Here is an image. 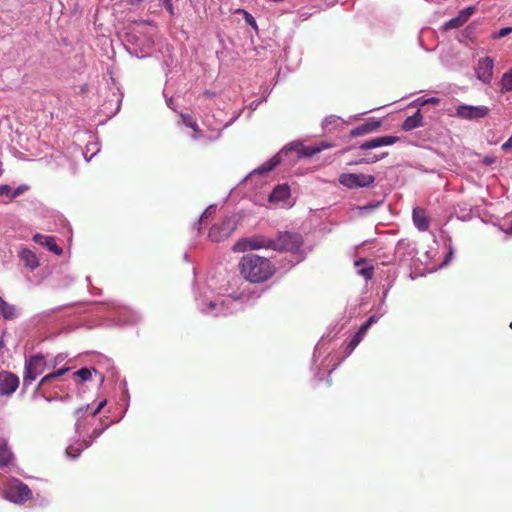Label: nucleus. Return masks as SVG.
I'll return each instance as SVG.
<instances>
[{
  "label": "nucleus",
  "mask_w": 512,
  "mask_h": 512,
  "mask_svg": "<svg viewBox=\"0 0 512 512\" xmlns=\"http://www.w3.org/2000/svg\"><path fill=\"white\" fill-rule=\"evenodd\" d=\"M47 366L43 355H34L25 362V373L23 376L24 386H29L39 375H41Z\"/></svg>",
  "instance_id": "nucleus-5"
},
{
  "label": "nucleus",
  "mask_w": 512,
  "mask_h": 512,
  "mask_svg": "<svg viewBox=\"0 0 512 512\" xmlns=\"http://www.w3.org/2000/svg\"><path fill=\"white\" fill-rule=\"evenodd\" d=\"M340 121H341V119L339 117L331 115L324 119L323 126L328 127L329 125H332V124H338Z\"/></svg>",
  "instance_id": "nucleus-37"
},
{
  "label": "nucleus",
  "mask_w": 512,
  "mask_h": 512,
  "mask_svg": "<svg viewBox=\"0 0 512 512\" xmlns=\"http://www.w3.org/2000/svg\"><path fill=\"white\" fill-rule=\"evenodd\" d=\"M425 103L438 104L439 103V99L435 98V97H432V98H429L428 100H426Z\"/></svg>",
  "instance_id": "nucleus-44"
},
{
  "label": "nucleus",
  "mask_w": 512,
  "mask_h": 512,
  "mask_svg": "<svg viewBox=\"0 0 512 512\" xmlns=\"http://www.w3.org/2000/svg\"><path fill=\"white\" fill-rule=\"evenodd\" d=\"M18 257L24 266L30 271H34L40 265L38 257L29 248L21 247L18 252Z\"/></svg>",
  "instance_id": "nucleus-14"
},
{
  "label": "nucleus",
  "mask_w": 512,
  "mask_h": 512,
  "mask_svg": "<svg viewBox=\"0 0 512 512\" xmlns=\"http://www.w3.org/2000/svg\"><path fill=\"white\" fill-rule=\"evenodd\" d=\"M106 403H107L106 400H102L101 402H99L97 407L91 412V415L92 416L97 415L101 411V409L106 405Z\"/></svg>",
  "instance_id": "nucleus-40"
},
{
  "label": "nucleus",
  "mask_w": 512,
  "mask_h": 512,
  "mask_svg": "<svg viewBox=\"0 0 512 512\" xmlns=\"http://www.w3.org/2000/svg\"><path fill=\"white\" fill-rule=\"evenodd\" d=\"M465 23L461 20V18L457 15L456 17L450 19L449 21H447L444 25H443V28L445 30H448V29H455V28H459L461 27L462 25H464Z\"/></svg>",
  "instance_id": "nucleus-29"
},
{
  "label": "nucleus",
  "mask_w": 512,
  "mask_h": 512,
  "mask_svg": "<svg viewBox=\"0 0 512 512\" xmlns=\"http://www.w3.org/2000/svg\"><path fill=\"white\" fill-rule=\"evenodd\" d=\"M240 272L250 282H264L273 274V266L269 259L255 254H248L240 261Z\"/></svg>",
  "instance_id": "nucleus-1"
},
{
  "label": "nucleus",
  "mask_w": 512,
  "mask_h": 512,
  "mask_svg": "<svg viewBox=\"0 0 512 512\" xmlns=\"http://www.w3.org/2000/svg\"><path fill=\"white\" fill-rule=\"evenodd\" d=\"M355 266L358 268V274L363 276L366 280L371 279L373 276V267L366 265V260L361 258L355 261Z\"/></svg>",
  "instance_id": "nucleus-23"
},
{
  "label": "nucleus",
  "mask_w": 512,
  "mask_h": 512,
  "mask_svg": "<svg viewBox=\"0 0 512 512\" xmlns=\"http://www.w3.org/2000/svg\"><path fill=\"white\" fill-rule=\"evenodd\" d=\"M0 315L5 320H12L18 316V309L15 305L6 302L0 297Z\"/></svg>",
  "instance_id": "nucleus-21"
},
{
  "label": "nucleus",
  "mask_w": 512,
  "mask_h": 512,
  "mask_svg": "<svg viewBox=\"0 0 512 512\" xmlns=\"http://www.w3.org/2000/svg\"><path fill=\"white\" fill-rule=\"evenodd\" d=\"M138 2H140L141 0H137Z\"/></svg>",
  "instance_id": "nucleus-51"
},
{
  "label": "nucleus",
  "mask_w": 512,
  "mask_h": 512,
  "mask_svg": "<svg viewBox=\"0 0 512 512\" xmlns=\"http://www.w3.org/2000/svg\"><path fill=\"white\" fill-rule=\"evenodd\" d=\"M5 498L15 504H23L32 497V491L22 481L12 478L4 490Z\"/></svg>",
  "instance_id": "nucleus-3"
},
{
  "label": "nucleus",
  "mask_w": 512,
  "mask_h": 512,
  "mask_svg": "<svg viewBox=\"0 0 512 512\" xmlns=\"http://www.w3.org/2000/svg\"><path fill=\"white\" fill-rule=\"evenodd\" d=\"M237 303H238V301L236 299H232V298L228 297L224 300H221L220 302L210 301L209 304L207 305V307L201 308V311L203 313H207V314L211 313L215 316H218L221 314L226 315L227 313L232 312V310L230 309V306L235 305Z\"/></svg>",
  "instance_id": "nucleus-10"
},
{
  "label": "nucleus",
  "mask_w": 512,
  "mask_h": 512,
  "mask_svg": "<svg viewBox=\"0 0 512 512\" xmlns=\"http://www.w3.org/2000/svg\"><path fill=\"white\" fill-rule=\"evenodd\" d=\"M216 210V206L214 205H210L208 208H206V210L201 214L200 216V220H199V223H196L195 224V228L199 231L200 230V223L201 221L204 219V218H207L208 216H210L212 213H214Z\"/></svg>",
  "instance_id": "nucleus-34"
},
{
  "label": "nucleus",
  "mask_w": 512,
  "mask_h": 512,
  "mask_svg": "<svg viewBox=\"0 0 512 512\" xmlns=\"http://www.w3.org/2000/svg\"><path fill=\"white\" fill-rule=\"evenodd\" d=\"M377 321H378V317H377V316H375V315H372V316H370V317L366 320V322H365V323H363V324H362V326H367V330H368V329H369V327H370L372 324L376 323Z\"/></svg>",
  "instance_id": "nucleus-39"
},
{
  "label": "nucleus",
  "mask_w": 512,
  "mask_h": 512,
  "mask_svg": "<svg viewBox=\"0 0 512 512\" xmlns=\"http://www.w3.org/2000/svg\"><path fill=\"white\" fill-rule=\"evenodd\" d=\"M64 360V357L59 354L57 355L55 358H54V361H53V364L52 366L55 367L59 362L63 361Z\"/></svg>",
  "instance_id": "nucleus-43"
},
{
  "label": "nucleus",
  "mask_w": 512,
  "mask_h": 512,
  "mask_svg": "<svg viewBox=\"0 0 512 512\" xmlns=\"http://www.w3.org/2000/svg\"><path fill=\"white\" fill-rule=\"evenodd\" d=\"M387 155H388L387 152L382 153L379 156L378 155L367 154L366 157L356 161L355 163L356 164H372V163L378 162L379 160H381L382 158L386 157Z\"/></svg>",
  "instance_id": "nucleus-28"
},
{
  "label": "nucleus",
  "mask_w": 512,
  "mask_h": 512,
  "mask_svg": "<svg viewBox=\"0 0 512 512\" xmlns=\"http://www.w3.org/2000/svg\"><path fill=\"white\" fill-rule=\"evenodd\" d=\"M303 243L302 236L298 233L282 232L276 239H272V249L296 253Z\"/></svg>",
  "instance_id": "nucleus-4"
},
{
  "label": "nucleus",
  "mask_w": 512,
  "mask_h": 512,
  "mask_svg": "<svg viewBox=\"0 0 512 512\" xmlns=\"http://www.w3.org/2000/svg\"><path fill=\"white\" fill-rule=\"evenodd\" d=\"M69 370H70L69 367H65V368H61V369L55 371L54 373H55V376L57 378H59V377L65 375Z\"/></svg>",
  "instance_id": "nucleus-41"
},
{
  "label": "nucleus",
  "mask_w": 512,
  "mask_h": 512,
  "mask_svg": "<svg viewBox=\"0 0 512 512\" xmlns=\"http://www.w3.org/2000/svg\"><path fill=\"white\" fill-rule=\"evenodd\" d=\"M12 453L6 445H0V468L7 466L11 461Z\"/></svg>",
  "instance_id": "nucleus-26"
},
{
  "label": "nucleus",
  "mask_w": 512,
  "mask_h": 512,
  "mask_svg": "<svg viewBox=\"0 0 512 512\" xmlns=\"http://www.w3.org/2000/svg\"><path fill=\"white\" fill-rule=\"evenodd\" d=\"M161 2L171 16L176 15V12L174 10V5L177 4L179 2V0H161Z\"/></svg>",
  "instance_id": "nucleus-33"
},
{
  "label": "nucleus",
  "mask_w": 512,
  "mask_h": 512,
  "mask_svg": "<svg viewBox=\"0 0 512 512\" xmlns=\"http://www.w3.org/2000/svg\"><path fill=\"white\" fill-rule=\"evenodd\" d=\"M367 332V326H360L359 330L357 331V333L351 338L348 346H347V350H348V353L350 354L357 346L358 344L361 342V340L363 339L364 335L366 334Z\"/></svg>",
  "instance_id": "nucleus-24"
},
{
  "label": "nucleus",
  "mask_w": 512,
  "mask_h": 512,
  "mask_svg": "<svg viewBox=\"0 0 512 512\" xmlns=\"http://www.w3.org/2000/svg\"><path fill=\"white\" fill-rule=\"evenodd\" d=\"M413 222L420 231H426L429 228V219L423 209L415 208L413 210Z\"/></svg>",
  "instance_id": "nucleus-20"
},
{
  "label": "nucleus",
  "mask_w": 512,
  "mask_h": 512,
  "mask_svg": "<svg viewBox=\"0 0 512 512\" xmlns=\"http://www.w3.org/2000/svg\"><path fill=\"white\" fill-rule=\"evenodd\" d=\"M499 85L501 87V92H511L512 91V69H510L508 72L504 73Z\"/></svg>",
  "instance_id": "nucleus-25"
},
{
  "label": "nucleus",
  "mask_w": 512,
  "mask_h": 512,
  "mask_svg": "<svg viewBox=\"0 0 512 512\" xmlns=\"http://www.w3.org/2000/svg\"><path fill=\"white\" fill-rule=\"evenodd\" d=\"M33 241L47 248L48 251L54 253L55 255L62 254V249L56 244L55 238L53 236L37 233L33 236Z\"/></svg>",
  "instance_id": "nucleus-15"
},
{
  "label": "nucleus",
  "mask_w": 512,
  "mask_h": 512,
  "mask_svg": "<svg viewBox=\"0 0 512 512\" xmlns=\"http://www.w3.org/2000/svg\"><path fill=\"white\" fill-rule=\"evenodd\" d=\"M200 136H201V131H200L199 133L194 132V134H193L192 138H193V139H197V138H199Z\"/></svg>",
  "instance_id": "nucleus-46"
},
{
  "label": "nucleus",
  "mask_w": 512,
  "mask_h": 512,
  "mask_svg": "<svg viewBox=\"0 0 512 512\" xmlns=\"http://www.w3.org/2000/svg\"><path fill=\"white\" fill-rule=\"evenodd\" d=\"M236 13L242 14L246 23L249 24L251 27L257 29L256 21H255L254 17L249 12H247L244 9H237Z\"/></svg>",
  "instance_id": "nucleus-31"
},
{
  "label": "nucleus",
  "mask_w": 512,
  "mask_h": 512,
  "mask_svg": "<svg viewBox=\"0 0 512 512\" xmlns=\"http://www.w3.org/2000/svg\"><path fill=\"white\" fill-rule=\"evenodd\" d=\"M290 196V188L286 184L276 186L270 194L269 200L274 203L285 202Z\"/></svg>",
  "instance_id": "nucleus-17"
},
{
  "label": "nucleus",
  "mask_w": 512,
  "mask_h": 512,
  "mask_svg": "<svg viewBox=\"0 0 512 512\" xmlns=\"http://www.w3.org/2000/svg\"><path fill=\"white\" fill-rule=\"evenodd\" d=\"M452 254H453V250H452V248L450 247V249H449V257H451V256H452Z\"/></svg>",
  "instance_id": "nucleus-48"
},
{
  "label": "nucleus",
  "mask_w": 512,
  "mask_h": 512,
  "mask_svg": "<svg viewBox=\"0 0 512 512\" xmlns=\"http://www.w3.org/2000/svg\"><path fill=\"white\" fill-rule=\"evenodd\" d=\"M506 232L509 234H512V221H511V225H510L509 229Z\"/></svg>",
  "instance_id": "nucleus-47"
},
{
  "label": "nucleus",
  "mask_w": 512,
  "mask_h": 512,
  "mask_svg": "<svg viewBox=\"0 0 512 512\" xmlns=\"http://www.w3.org/2000/svg\"><path fill=\"white\" fill-rule=\"evenodd\" d=\"M89 405H86V406H83V407H80L78 408L76 411H75V415L76 417L78 418L76 424H75V429H76V432H79V429H80V421H79V418L80 416L85 412V411H88L89 409Z\"/></svg>",
  "instance_id": "nucleus-36"
},
{
  "label": "nucleus",
  "mask_w": 512,
  "mask_h": 512,
  "mask_svg": "<svg viewBox=\"0 0 512 512\" xmlns=\"http://www.w3.org/2000/svg\"><path fill=\"white\" fill-rule=\"evenodd\" d=\"M261 248L272 249V239L264 236H257L253 238H244L239 240L234 246V252H245L247 250H257Z\"/></svg>",
  "instance_id": "nucleus-7"
},
{
  "label": "nucleus",
  "mask_w": 512,
  "mask_h": 512,
  "mask_svg": "<svg viewBox=\"0 0 512 512\" xmlns=\"http://www.w3.org/2000/svg\"><path fill=\"white\" fill-rule=\"evenodd\" d=\"M494 61L490 57L479 59L476 67L477 78L484 84H489L493 79Z\"/></svg>",
  "instance_id": "nucleus-12"
},
{
  "label": "nucleus",
  "mask_w": 512,
  "mask_h": 512,
  "mask_svg": "<svg viewBox=\"0 0 512 512\" xmlns=\"http://www.w3.org/2000/svg\"><path fill=\"white\" fill-rule=\"evenodd\" d=\"M489 109L486 106L459 105L455 115L465 120H478L488 115Z\"/></svg>",
  "instance_id": "nucleus-8"
},
{
  "label": "nucleus",
  "mask_w": 512,
  "mask_h": 512,
  "mask_svg": "<svg viewBox=\"0 0 512 512\" xmlns=\"http://www.w3.org/2000/svg\"><path fill=\"white\" fill-rule=\"evenodd\" d=\"M509 327L512 329V322L510 323Z\"/></svg>",
  "instance_id": "nucleus-50"
},
{
  "label": "nucleus",
  "mask_w": 512,
  "mask_h": 512,
  "mask_svg": "<svg viewBox=\"0 0 512 512\" xmlns=\"http://www.w3.org/2000/svg\"><path fill=\"white\" fill-rule=\"evenodd\" d=\"M19 386V378L8 371L0 372V395L10 396Z\"/></svg>",
  "instance_id": "nucleus-11"
},
{
  "label": "nucleus",
  "mask_w": 512,
  "mask_h": 512,
  "mask_svg": "<svg viewBox=\"0 0 512 512\" xmlns=\"http://www.w3.org/2000/svg\"><path fill=\"white\" fill-rule=\"evenodd\" d=\"M166 103H167L169 108L174 109V107H173V99L172 98L167 99Z\"/></svg>",
  "instance_id": "nucleus-45"
},
{
  "label": "nucleus",
  "mask_w": 512,
  "mask_h": 512,
  "mask_svg": "<svg viewBox=\"0 0 512 512\" xmlns=\"http://www.w3.org/2000/svg\"><path fill=\"white\" fill-rule=\"evenodd\" d=\"M29 190V186L26 184L19 185L16 189H12L9 185H0V196H7L10 200L17 198Z\"/></svg>",
  "instance_id": "nucleus-18"
},
{
  "label": "nucleus",
  "mask_w": 512,
  "mask_h": 512,
  "mask_svg": "<svg viewBox=\"0 0 512 512\" xmlns=\"http://www.w3.org/2000/svg\"><path fill=\"white\" fill-rule=\"evenodd\" d=\"M495 162V158L494 157H491V156H486L484 159H483V163L486 164V165H491L492 163Z\"/></svg>",
  "instance_id": "nucleus-42"
},
{
  "label": "nucleus",
  "mask_w": 512,
  "mask_h": 512,
  "mask_svg": "<svg viewBox=\"0 0 512 512\" xmlns=\"http://www.w3.org/2000/svg\"><path fill=\"white\" fill-rule=\"evenodd\" d=\"M381 125L380 121H370L351 130L350 135L357 137L376 131Z\"/></svg>",
  "instance_id": "nucleus-19"
},
{
  "label": "nucleus",
  "mask_w": 512,
  "mask_h": 512,
  "mask_svg": "<svg viewBox=\"0 0 512 512\" xmlns=\"http://www.w3.org/2000/svg\"><path fill=\"white\" fill-rule=\"evenodd\" d=\"M423 117L420 110H417L412 116L407 117L403 124L402 129L404 131H411L415 128L421 127L423 125Z\"/></svg>",
  "instance_id": "nucleus-22"
},
{
  "label": "nucleus",
  "mask_w": 512,
  "mask_h": 512,
  "mask_svg": "<svg viewBox=\"0 0 512 512\" xmlns=\"http://www.w3.org/2000/svg\"><path fill=\"white\" fill-rule=\"evenodd\" d=\"M104 379V377L102 375H100V381L102 382Z\"/></svg>",
  "instance_id": "nucleus-49"
},
{
  "label": "nucleus",
  "mask_w": 512,
  "mask_h": 512,
  "mask_svg": "<svg viewBox=\"0 0 512 512\" xmlns=\"http://www.w3.org/2000/svg\"><path fill=\"white\" fill-rule=\"evenodd\" d=\"M235 226V221L232 218H227L221 224H217L211 227L209 231V238L213 242H220L232 234Z\"/></svg>",
  "instance_id": "nucleus-9"
},
{
  "label": "nucleus",
  "mask_w": 512,
  "mask_h": 512,
  "mask_svg": "<svg viewBox=\"0 0 512 512\" xmlns=\"http://www.w3.org/2000/svg\"><path fill=\"white\" fill-rule=\"evenodd\" d=\"M56 379H58V378L55 376L54 372L47 374L40 380L37 389H40L41 387L45 386L46 384L51 383L52 381H54Z\"/></svg>",
  "instance_id": "nucleus-35"
},
{
  "label": "nucleus",
  "mask_w": 512,
  "mask_h": 512,
  "mask_svg": "<svg viewBox=\"0 0 512 512\" xmlns=\"http://www.w3.org/2000/svg\"><path fill=\"white\" fill-rule=\"evenodd\" d=\"M475 12V7L473 6H469V7H466L464 9H462L458 16L461 18V20L466 23L467 20L473 15V13Z\"/></svg>",
  "instance_id": "nucleus-32"
},
{
  "label": "nucleus",
  "mask_w": 512,
  "mask_h": 512,
  "mask_svg": "<svg viewBox=\"0 0 512 512\" xmlns=\"http://www.w3.org/2000/svg\"><path fill=\"white\" fill-rule=\"evenodd\" d=\"M92 373H97L96 369L84 367L76 371L74 376L80 378L81 381L86 382L91 379Z\"/></svg>",
  "instance_id": "nucleus-27"
},
{
  "label": "nucleus",
  "mask_w": 512,
  "mask_h": 512,
  "mask_svg": "<svg viewBox=\"0 0 512 512\" xmlns=\"http://www.w3.org/2000/svg\"><path fill=\"white\" fill-rule=\"evenodd\" d=\"M512 32V27H504L501 28L496 34H494V38H503Z\"/></svg>",
  "instance_id": "nucleus-38"
},
{
  "label": "nucleus",
  "mask_w": 512,
  "mask_h": 512,
  "mask_svg": "<svg viewBox=\"0 0 512 512\" xmlns=\"http://www.w3.org/2000/svg\"><path fill=\"white\" fill-rule=\"evenodd\" d=\"M290 151L297 152L298 156L309 157V156H312V155L320 152V149L319 148L304 147L299 142L290 143L288 146L284 147L277 155H275L271 159L267 160L260 167L254 169L251 174H260V175H262V174H265L267 172H270L271 170H273L282 161V156L284 154L286 155Z\"/></svg>",
  "instance_id": "nucleus-2"
},
{
  "label": "nucleus",
  "mask_w": 512,
  "mask_h": 512,
  "mask_svg": "<svg viewBox=\"0 0 512 512\" xmlns=\"http://www.w3.org/2000/svg\"><path fill=\"white\" fill-rule=\"evenodd\" d=\"M339 182L349 189L363 188L371 186L375 182V177L363 173H344L340 175Z\"/></svg>",
  "instance_id": "nucleus-6"
},
{
  "label": "nucleus",
  "mask_w": 512,
  "mask_h": 512,
  "mask_svg": "<svg viewBox=\"0 0 512 512\" xmlns=\"http://www.w3.org/2000/svg\"><path fill=\"white\" fill-rule=\"evenodd\" d=\"M181 118L183 120V123L193 129L194 132L199 133L200 129L198 128L197 123L192 119L190 115L187 114H181Z\"/></svg>",
  "instance_id": "nucleus-30"
},
{
  "label": "nucleus",
  "mask_w": 512,
  "mask_h": 512,
  "mask_svg": "<svg viewBox=\"0 0 512 512\" xmlns=\"http://www.w3.org/2000/svg\"><path fill=\"white\" fill-rule=\"evenodd\" d=\"M398 141H399V137H397V136L385 135V136L375 137L373 139L367 140V141L363 142L359 146V148L361 150H369V149H374V148H378V147H382V146L393 145Z\"/></svg>",
  "instance_id": "nucleus-13"
},
{
  "label": "nucleus",
  "mask_w": 512,
  "mask_h": 512,
  "mask_svg": "<svg viewBox=\"0 0 512 512\" xmlns=\"http://www.w3.org/2000/svg\"><path fill=\"white\" fill-rule=\"evenodd\" d=\"M102 432L103 429H95L92 433L91 440L84 441L83 443H80L77 446L71 445L67 447L66 455L71 459H76L84 449L88 448L92 444L94 439L101 435Z\"/></svg>",
  "instance_id": "nucleus-16"
}]
</instances>
